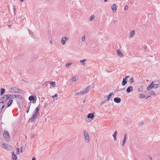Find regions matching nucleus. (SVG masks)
Here are the masks:
<instances>
[{
	"label": "nucleus",
	"mask_w": 160,
	"mask_h": 160,
	"mask_svg": "<svg viewBox=\"0 0 160 160\" xmlns=\"http://www.w3.org/2000/svg\"><path fill=\"white\" fill-rule=\"evenodd\" d=\"M31 102H30L28 104L29 106H28V108L26 111L27 113H28V112L29 111V109H30V106L31 105Z\"/></svg>",
	"instance_id": "nucleus-25"
},
{
	"label": "nucleus",
	"mask_w": 160,
	"mask_h": 160,
	"mask_svg": "<svg viewBox=\"0 0 160 160\" xmlns=\"http://www.w3.org/2000/svg\"><path fill=\"white\" fill-rule=\"evenodd\" d=\"M23 91L21 90L20 89L18 88L17 90V91H16V93H22L23 92Z\"/></svg>",
	"instance_id": "nucleus-24"
},
{
	"label": "nucleus",
	"mask_w": 160,
	"mask_h": 160,
	"mask_svg": "<svg viewBox=\"0 0 160 160\" xmlns=\"http://www.w3.org/2000/svg\"><path fill=\"white\" fill-rule=\"evenodd\" d=\"M86 37L84 36H83L82 37L81 39L82 42H84L85 40Z\"/></svg>",
	"instance_id": "nucleus-39"
},
{
	"label": "nucleus",
	"mask_w": 160,
	"mask_h": 160,
	"mask_svg": "<svg viewBox=\"0 0 160 160\" xmlns=\"http://www.w3.org/2000/svg\"><path fill=\"white\" fill-rule=\"evenodd\" d=\"M153 86H152L151 85H149L147 88V89L148 90H150V89H152L153 88Z\"/></svg>",
	"instance_id": "nucleus-28"
},
{
	"label": "nucleus",
	"mask_w": 160,
	"mask_h": 160,
	"mask_svg": "<svg viewBox=\"0 0 160 160\" xmlns=\"http://www.w3.org/2000/svg\"><path fill=\"white\" fill-rule=\"evenodd\" d=\"M143 48H144V50L145 49H147V46L146 45H144L143 46Z\"/></svg>",
	"instance_id": "nucleus-49"
},
{
	"label": "nucleus",
	"mask_w": 160,
	"mask_h": 160,
	"mask_svg": "<svg viewBox=\"0 0 160 160\" xmlns=\"http://www.w3.org/2000/svg\"><path fill=\"white\" fill-rule=\"evenodd\" d=\"M1 101L0 102H3L2 103V104H3L4 105H5V106L6 105V101H4V100H3V101Z\"/></svg>",
	"instance_id": "nucleus-40"
},
{
	"label": "nucleus",
	"mask_w": 160,
	"mask_h": 160,
	"mask_svg": "<svg viewBox=\"0 0 160 160\" xmlns=\"http://www.w3.org/2000/svg\"><path fill=\"white\" fill-rule=\"evenodd\" d=\"M68 38L67 37H65L62 38L61 40V42L63 45H64L66 42V41L68 40Z\"/></svg>",
	"instance_id": "nucleus-8"
},
{
	"label": "nucleus",
	"mask_w": 160,
	"mask_h": 160,
	"mask_svg": "<svg viewBox=\"0 0 160 160\" xmlns=\"http://www.w3.org/2000/svg\"><path fill=\"white\" fill-rule=\"evenodd\" d=\"M106 71H107V72H111V71H108V69L107 70H106Z\"/></svg>",
	"instance_id": "nucleus-60"
},
{
	"label": "nucleus",
	"mask_w": 160,
	"mask_h": 160,
	"mask_svg": "<svg viewBox=\"0 0 160 160\" xmlns=\"http://www.w3.org/2000/svg\"><path fill=\"white\" fill-rule=\"evenodd\" d=\"M3 109L2 108V107H0V114L2 113Z\"/></svg>",
	"instance_id": "nucleus-48"
},
{
	"label": "nucleus",
	"mask_w": 160,
	"mask_h": 160,
	"mask_svg": "<svg viewBox=\"0 0 160 160\" xmlns=\"http://www.w3.org/2000/svg\"><path fill=\"white\" fill-rule=\"evenodd\" d=\"M3 144L4 145V146H2V147H4L5 149V148H6V147L7 146L9 148H11V146H10L9 145L7 144H5V143H3Z\"/></svg>",
	"instance_id": "nucleus-27"
},
{
	"label": "nucleus",
	"mask_w": 160,
	"mask_h": 160,
	"mask_svg": "<svg viewBox=\"0 0 160 160\" xmlns=\"http://www.w3.org/2000/svg\"><path fill=\"white\" fill-rule=\"evenodd\" d=\"M111 8L113 12H116L117 10V6L116 4H113L111 7Z\"/></svg>",
	"instance_id": "nucleus-9"
},
{
	"label": "nucleus",
	"mask_w": 160,
	"mask_h": 160,
	"mask_svg": "<svg viewBox=\"0 0 160 160\" xmlns=\"http://www.w3.org/2000/svg\"><path fill=\"white\" fill-rule=\"evenodd\" d=\"M94 15H92L90 17V21H92L94 18Z\"/></svg>",
	"instance_id": "nucleus-36"
},
{
	"label": "nucleus",
	"mask_w": 160,
	"mask_h": 160,
	"mask_svg": "<svg viewBox=\"0 0 160 160\" xmlns=\"http://www.w3.org/2000/svg\"><path fill=\"white\" fill-rule=\"evenodd\" d=\"M117 53L118 54V55L120 57H122L123 56V55L122 54V52H121V51L119 50H118L117 51Z\"/></svg>",
	"instance_id": "nucleus-15"
},
{
	"label": "nucleus",
	"mask_w": 160,
	"mask_h": 160,
	"mask_svg": "<svg viewBox=\"0 0 160 160\" xmlns=\"http://www.w3.org/2000/svg\"><path fill=\"white\" fill-rule=\"evenodd\" d=\"M12 156V159L13 160H17V157L16 155L15 154L14 152H11Z\"/></svg>",
	"instance_id": "nucleus-14"
},
{
	"label": "nucleus",
	"mask_w": 160,
	"mask_h": 160,
	"mask_svg": "<svg viewBox=\"0 0 160 160\" xmlns=\"http://www.w3.org/2000/svg\"><path fill=\"white\" fill-rule=\"evenodd\" d=\"M71 63H67L66 65V66L67 67H68L70 65H71Z\"/></svg>",
	"instance_id": "nucleus-42"
},
{
	"label": "nucleus",
	"mask_w": 160,
	"mask_h": 160,
	"mask_svg": "<svg viewBox=\"0 0 160 160\" xmlns=\"http://www.w3.org/2000/svg\"><path fill=\"white\" fill-rule=\"evenodd\" d=\"M135 31L134 30L132 31L129 33V37L130 38L132 37L134 35Z\"/></svg>",
	"instance_id": "nucleus-20"
},
{
	"label": "nucleus",
	"mask_w": 160,
	"mask_h": 160,
	"mask_svg": "<svg viewBox=\"0 0 160 160\" xmlns=\"http://www.w3.org/2000/svg\"><path fill=\"white\" fill-rule=\"evenodd\" d=\"M107 101V100H103V101H102L101 103V104H100V105L101 106L104 103H105Z\"/></svg>",
	"instance_id": "nucleus-38"
},
{
	"label": "nucleus",
	"mask_w": 160,
	"mask_h": 160,
	"mask_svg": "<svg viewBox=\"0 0 160 160\" xmlns=\"http://www.w3.org/2000/svg\"><path fill=\"white\" fill-rule=\"evenodd\" d=\"M19 152V148H16V153L17 154H18Z\"/></svg>",
	"instance_id": "nucleus-34"
},
{
	"label": "nucleus",
	"mask_w": 160,
	"mask_h": 160,
	"mask_svg": "<svg viewBox=\"0 0 160 160\" xmlns=\"http://www.w3.org/2000/svg\"><path fill=\"white\" fill-rule=\"evenodd\" d=\"M91 88V87L90 86H88L87 87L85 90L83 89L79 92H78L76 93H75V95H76V94H77V95H80L86 94L89 92V90Z\"/></svg>",
	"instance_id": "nucleus-2"
},
{
	"label": "nucleus",
	"mask_w": 160,
	"mask_h": 160,
	"mask_svg": "<svg viewBox=\"0 0 160 160\" xmlns=\"http://www.w3.org/2000/svg\"><path fill=\"white\" fill-rule=\"evenodd\" d=\"M141 91V90H140V88H139L138 89V91L139 92V91Z\"/></svg>",
	"instance_id": "nucleus-62"
},
{
	"label": "nucleus",
	"mask_w": 160,
	"mask_h": 160,
	"mask_svg": "<svg viewBox=\"0 0 160 160\" xmlns=\"http://www.w3.org/2000/svg\"><path fill=\"white\" fill-rule=\"evenodd\" d=\"M50 43L51 44H52V40H51L50 41Z\"/></svg>",
	"instance_id": "nucleus-56"
},
{
	"label": "nucleus",
	"mask_w": 160,
	"mask_h": 160,
	"mask_svg": "<svg viewBox=\"0 0 160 160\" xmlns=\"http://www.w3.org/2000/svg\"><path fill=\"white\" fill-rule=\"evenodd\" d=\"M48 84V82L47 81H46L43 83L42 84V86L44 87H46L47 85Z\"/></svg>",
	"instance_id": "nucleus-29"
},
{
	"label": "nucleus",
	"mask_w": 160,
	"mask_h": 160,
	"mask_svg": "<svg viewBox=\"0 0 160 160\" xmlns=\"http://www.w3.org/2000/svg\"><path fill=\"white\" fill-rule=\"evenodd\" d=\"M58 96V95L57 94H55L54 96H52V97L53 98H54L55 97H57Z\"/></svg>",
	"instance_id": "nucleus-45"
},
{
	"label": "nucleus",
	"mask_w": 160,
	"mask_h": 160,
	"mask_svg": "<svg viewBox=\"0 0 160 160\" xmlns=\"http://www.w3.org/2000/svg\"><path fill=\"white\" fill-rule=\"evenodd\" d=\"M18 88L15 87H12L10 88V91L12 93H16Z\"/></svg>",
	"instance_id": "nucleus-10"
},
{
	"label": "nucleus",
	"mask_w": 160,
	"mask_h": 160,
	"mask_svg": "<svg viewBox=\"0 0 160 160\" xmlns=\"http://www.w3.org/2000/svg\"><path fill=\"white\" fill-rule=\"evenodd\" d=\"M86 61V59H84L83 60H80V62L81 63H82L83 65H84L85 64V63H84V62L85 61Z\"/></svg>",
	"instance_id": "nucleus-32"
},
{
	"label": "nucleus",
	"mask_w": 160,
	"mask_h": 160,
	"mask_svg": "<svg viewBox=\"0 0 160 160\" xmlns=\"http://www.w3.org/2000/svg\"><path fill=\"white\" fill-rule=\"evenodd\" d=\"M129 78V76H125V78H123V79H124L127 80V79L128 78Z\"/></svg>",
	"instance_id": "nucleus-46"
},
{
	"label": "nucleus",
	"mask_w": 160,
	"mask_h": 160,
	"mask_svg": "<svg viewBox=\"0 0 160 160\" xmlns=\"http://www.w3.org/2000/svg\"><path fill=\"white\" fill-rule=\"evenodd\" d=\"M31 137L32 138H34V134H32L31 135Z\"/></svg>",
	"instance_id": "nucleus-50"
},
{
	"label": "nucleus",
	"mask_w": 160,
	"mask_h": 160,
	"mask_svg": "<svg viewBox=\"0 0 160 160\" xmlns=\"http://www.w3.org/2000/svg\"><path fill=\"white\" fill-rule=\"evenodd\" d=\"M149 93L152 95H155V92H153V91L152 90Z\"/></svg>",
	"instance_id": "nucleus-35"
},
{
	"label": "nucleus",
	"mask_w": 160,
	"mask_h": 160,
	"mask_svg": "<svg viewBox=\"0 0 160 160\" xmlns=\"http://www.w3.org/2000/svg\"><path fill=\"white\" fill-rule=\"evenodd\" d=\"M117 133V131H115V132H114V133L113 135V136L114 138V141H116L117 140V138H116Z\"/></svg>",
	"instance_id": "nucleus-21"
},
{
	"label": "nucleus",
	"mask_w": 160,
	"mask_h": 160,
	"mask_svg": "<svg viewBox=\"0 0 160 160\" xmlns=\"http://www.w3.org/2000/svg\"><path fill=\"white\" fill-rule=\"evenodd\" d=\"M50 84L52 86H53L55 85V82H50Z\"/></svg>",
	"instance_id": "nucleus-33"
},
{
	"label": "nucleus",
	"mask_w": 160,
	"mask_h": 160,
	"mask_svg": "<svg viewBox=\"0 0 160 160\" xmlns=\"http://www.w3.org/2000/svg\"><path fill=\"white\" fill-rule=\"evenodd\" d=\"M84 134L85 141L88 142L90 141V138L88 132L86 131H84Z\"/></svg>",
	"instance_id": "nucleus-4"
},
{
	"label": "nucleus",
	"mask_w": 160,
	"mask_h": 160,
	"mask_svg": "<svg viewBox=\"0 0 160 160\" xmlns=\"http://www.w3.org/2000/svg\"><path fill=\"white\" fill-rule=\"evenodd\" d=\"M32 160H36V158L35 157H33Z\"/></svg>",
	"instance_id": "nucleus-54"
},
{
	"label": "nucleus",
	"mask_w": 160,
	"mask_h": 160,
	"mask_svg": "<svg viewBox=\"0 0 160 160\" xmlns=\"http://www.w3.org/2000/svg\"><path fill=\"white\" fill-rule=\"evenodd\" d=\"M6 148H5V149L8 150H10L11 148H9L8 147V146H7V147H6Z\"/></svg>",
	"instance_id": "nucleus-43"
},
{
	"label": "nucleus",
	"mask_w": 160,
	"mask_h": 160,
	"mask_svg": "<svg viewBox=\"0 0 160 160\" xmlns=\"http://www.w3.org/2000/svg\"><path fill=\"white\" fill-rule=\"evenodd\" d=\"M36 97L34 95H31L29 97L28 99L30 101H32L33 103H34L36 101Z\"/></svg>",
	"instance_id": "nucleus-7"
},
{
	"label": "nucleus",
	"mask_w": 160,
	"mask_h": 160,
	"mask_svg": "<svg viewBox=\"0 0 160 160\" xmlns=\"http://www.w3.org/2000/svg\"><path fill=\"white\" fill-rule=\"evenodd\" d=\"M47 32V33L48 32L49 33V30H48V31Z\"/></svg>",
	"instance_id": "nucleus-64"
},
{
	"label": "nucleus",
	"mask_w": 160,
	"mask_h": 160,
	"mask_svg": "<svg viewBox=\"0 0 160 160\" xmlns=\"http://www.w3.org/2000/svg\"><path fill=\"white\" fill-rule=\"evenodd\" d=\"M153 88H158L159 86V85L158 84H154L153 86Z\"/></svg>",
	"instance_id": "nucleus-30"
},
{
	"label": "nucleus",
	"mask_w": 160,
	"mask_h": 160,
	"mask_svg": "<svg viewBox=\"0 0 160 160\" xmlns=\"http://www.w3.org/2000/svg\"><path fill=\"white\" fill-rule=\"evenodd\" d=\"M129 81L131 83H132L133 82V79L132 78H131L129 79Z\"/></svg>",
	"instance_id": "nucleus-41"
},
{
	"label": "nucleus",
	"mask_w": 160,
	"mask_h": 160,
	"mask_svg": "<svg viewBox=\"0 0 160 160\" xmlns=\"http://www.w3.org/2000/svg\"><path fill=\"white\" fill-rule=\"evenodd\" d=\"M117 22V20H114V21L113 22H114V23H115V22Z\"/></svg>",
	"instance_id": "nucleus-55"
},
{
	"label": "nucleus",
	"mask_w": 160,
	"mask_h": 160,
	"mask_svg": "<svg viewBox=\"0 0 160 160\" xmlns=\"http://www.w3.org/2000/svg\"><path fill=\"white\" fill-rule=\"evenodd\" d=\"M113 95H114V93L113 92L110 93L108 96L107 101H109L111 96Z\"/></svg>",
	"instance_id": "nucleus-22"
},
{
	"label": "nucleus",
	"mask_w": 160,
	"mask_h": 160,
	"mask_svg": "<svg viewBox=\"0 0 160 160\" xmlns=\"http://www.w3.org/2000/svg\"><path fill=\"white\" fill-rule=\"evenodd\" d=\"M128 8V7L127 5H126L124 7V10H127Z\"/></svg>",
	"instance_id": "nucleus-44"
},
{
	"label": "nucleus",
	"mask_w": 160,
	"mask_h": 160,
	"mask_svg": "<svg viewBox=\"0 0 160 160\" xmlns=\"http://www.w3.org/2000/svg\"><path fill=\"white\" fill-rule=\"evenodd\" d=\"M22 80L23 81L25 82H26V83H28V82L27 81H26L25 80Z\"/></svg>",
	"instance_id": "nucleus-53"
},
{
	"label": "nucleus",
	"mask_w": 160,
	"mask_h": 160,
	"mask_svg": "<svg viewBox=\"0 0 160 160\" xmlns=\"http://www.w3.org/2000/svg\"><path fill=\"white\" fill-rule=\"evenodd\" d=\"M3 135L6 140L8 141L10 138V136L8 132L7 131H5L3 133Z\"/></svg>",
	"instance_id": "nucleus-5"
},
{
	"label": "nucleus",
	"mask_w": 160,
	"mask_h": 160,
	"mask_svg": "<svg viewBox=\"0 0 160 160\" xmlns=\"http://www.w3.org/2000/svg\"><path fill=\"white\" fill-rule=\"evenodd\" d=\"M125 89V88H122V89H120V91H123Z\"/></svg>",
	"instance_id": "nucleus-52"
},
{
	"label": "nucleus",
	"mask_w": 160,
	"mask_h": 160,
	"mask_svg": "<svg viewBox=\"0 0 160 160\" xmlns=\"http://www.w3.org/2000/svg\"><path fill=\"white\" fill-rule=\"evenodd\" d=\"M120 91V89H117L116 90V91Z\"/></svg>",
	"instance_id": "nucleus-61"
},
{
	"label": "nucleus",
	"mask_w": 160,
	"mask_h": 160,
	"mask_svg": "<svg viewBox=\"0 0 160 160\" xmlns=\"http://www.w3.org/2000/svg\"><path fill=\"white\" fill-rule=\"evenodd\" d=\"M139 97L140 99L144 98H145V96L144 94H140L139 95Z\"/></svg>",
	"instance_id": "nucleus-23"
},
{
	"label": "nucleus",
	"mask_w": 160,
	"mask_h": 160,
	"mask_svg": "<svg viewBox=\"0 0 160 160\" xmlns=\"http://www.w3.org/2000/svg\"><path fill=\"white\" fill-rule=\"evenodd\" d=\"M143 124H144V122H141L140 123H139V126H142L143 125Z\"/></svg>",
	"instance_id": "nucleus-47"
},
{
	"label": "nucleus",
	"mask_w": 160,
	"mask_h": 160,
	"mask_svg": "<svg viewBox=\"0 0 160 160\" xmlns=\"http://www.w3.org/2000/svg\"><path fill=\"white\" fill-rule=\"evenodd\" d=\"M13 102V100L12 99H10L8 103V105L5 108L4 110V111L5 110L6 108L8 107H9L12 105V102Z\"/></svg>",
	"instance_id": "nucleus-11"
},
{
	"label": "nucleus",
	"mask_w": 160,
	"mask_h": 160,
	"mask_svg": "<svg viewBox=\"0 0 160 160\" xmlns=\"http://www.w3.org/2000/svg\"><path fill=\"white\" fill-rule=\"evenodd\" d=\"M40 107L38 106L34 111L32 117L29 119V121L32 123L37 119L40 115L39 109Z\"/></svg>",
	"instance_id": "nucleus-1"
},
{
	"label": "nucleus",
	"mask_w": 160,
	"mask_h": 160,
	"mask_svg": "<svg viewBox=\"0 0 160 160\" xmlns=\"http://www.w3.org/2000/svg\"><path fill=\"white\" fill-rule=\"evenodd\" d=\"M133 91V88L132 86L128 87L126 90V91L127 93H130L131 92Z\"/></svg>",
	"instance_id": "nucleus-12"
},
{
	"label": "nucleus",
	"mask_w": 160,
	"mask_h": 160,
	"mask_svg": "<svg viewBox=\"0 0 160 160\" xmlns=\"http://www.w3.org/2000/svg\"><path fill=\"white\" fill-rule=\"evenodd\" d=\"M94 115L93 113H89L87 116V118H88L93 119Z\"/></svg>",
	"instance_id": "nucleus-16"
},
{
	"label": "nucleus",
	"mask_w": 160,
	"mask_h": 160,
	"mask_svg": "<svg viewBox=\"0 0 160 160\" xmlns=\"http://www.w3.org/2000/svg\"><path fill=\"white\" fill-rule=\"evenodd\" d=\"M114 101L116 103H119L121 101V99L120 98L118 97L115 98L114 99Z\"/></svg>",
	"instance_id": "nucleus-13"
},
{
	"label": "nucleus",
	"mask_w": 160,
	"mask_h": 160,
	"mask_svg": "<svg viewBox=\"0 0 160 160\" xmlns=\"http://www.w3.org/2000/svg\"><path fill=\"white\" fill-rule=\"evenodd\" d=\"M20 151L21 152H23V151L22 150V148H21Z\"/></svg>",
	"instance_id": "nucleus-57"
},
{
	"label": "nucleus",
	"mask_w": 160,
	"mask_h": 160,
	"mask_svg": "<svg viewBox=\"0 0 160 160\" xmlns=\"http://www.w3.org/2000/svg\"><path fill=\"white\" fill-rule=\"evenodd\" d=\"M85 102V100H83V102L84 103Z\"/></svg>",
	"instance_id": "nucleus-63"
},
{
	"label": "nucleus",
	"mask_w": 160,
	"mask_h": 160,
	"mask_svg": "<svg viewBox=\"0 0 160 160\" xmlns=\"http://www.w3.org/2000/svg\"><path fill=\"white\" fill-rule=\"evenodd\" d=\"M10 96V99L11 98H18L20 99H22V97L21 95H20L16 94V95H11V96Z\"/></svg>",
	"instance_id": "nucleus-6"
},
{
	"label": "nucleus",
	"mask_w": 160,
	"mask_h": 160,
	"mask_svg": "<svg viewBox=\"0 0 160 160\" xmlns=\"http://www.w3.org/2000/svg\"><path fill=\"white\" fill-rule=\"evenodd\" d=\"M11 94L5 95H4L2 97L0 98V101H6L8 100L9 99H10Z\"/></svg>",
	"instance_id": "nucleus-3"
},
{
	"label": "nucleus",
	"mask_w": 160,
	"mask_h": 160,
	"mask_svg": "<svg viewBox=\"0 0 160 160\" xmlns=\"http://www.w3.org/2000/svg\"><path fill=\"white\" fill-rule=\"evenodd\" d=\"M127 135V134L126 133H124V138L123 139V140L122 141V146H124V144H125V143L126 142V140Z\"/></svg>",
	"instance_id": "nucleus-17"
},
{
	"label": "nucleus",
	"mask_w": 160,
	"mask_h": 160,
	"mask_svg": "<svg viewBox=\"0 0 160 160\" xmlns=\"http://www.w3.org/2000/svg\"><path fill=\"white\" fill-rule=\"evenodd\" d=\"M154 84H153V82H152L151 83L150 85H151L152 86H153Z\"/></svg>",
	"instance_id": "nucleus-51"
},
{
	"label": "nucleus",
	"mask_w": 160,
	"mask_h": 160,
	"mask_svg": "<svg viewBox=\"0 0 160 160\" xmlns=\"http://www.w3.org/2000/svg\"><path fill=\"white\" fill-rule=\"evenodd\" d=\"M128 80L123 79L122 83V86H125L127 83Z\"/></svg>",
	"instance_id": "nucleus-18"
},
{
	"label": "nucleus",
	"mask_w": 160,
	"mask_h": 160,
	"mask_svg": "<svg viewBox=\"0 0 160 160\" xmlns=\"http://www.w3.org/2000/svg\"><path fill=\"white\" fill-rule=\"evenodd\" d=\"M11 25H9L8 26V27L9 28H11Z\"/></svg>",
	"instance_id": "nucleus-59"
},
{
	"label": "nucleus",
	"mask_w": 160,
	"mask_h": 160,
	"mask_svg": "<svg viewBox=\"0 0 160 160\" xmlns=\"http://www.w3.org/2000/svg\"><path fill=\"white\" fill-rule=\"evenodd\" d=\"M151 97V96H148V97H147L146 98V99H148V98L150 97Z\"/></svg>",
	"instance_id": "nucleus-58"
},
{
	"label": "nucleus",
	"mask_w": 160,
	"mask_h": 160,
	"mask_svg": "<svg viewBox=\"0 0 160 160\" xmlns=\"http://www.w3.org/2000/svg\"><path fill=\"white\" fill-rule=\"evenodd\" d=\"M72 81H73L74 82H75L76 81V77H72Z\"/></svg>",
	"instance_id": "nucleus-37"
},
{
	"label": "nucleus",
	"mask_w": 160,
	"mask_h": 160,
	"mask_svg": "<svg viewBox=\"0 0 160 160\" xmlns=\"http://www.w3.org/2000/svg\"><path fill=\"white\" fill-rule=\"evenodd\" d=\"M2 102H0V107H2V109H3L5 106V105H4L3 104H2Z\"/></svg>",
	"instance_id": "nucleus-31"
},
{
	"label": "nucleus",
	"mask_w": 160,
	"mask_h": 160,
	"mask_svg": "<svg viewBox=\"0 0 160 160\" xmlns=\"http://www.w3.org/2000/svg\"><path fill=\"white\" fill-rule=\"evenodd\" d=\"M5 92V89L2 88L1 89V92H0V94L1 95H2L4 94Z\"/></svg>",
	"instance_id": "nucleus-19"
},
{
	"label": "nucleus",
	"mask_w": 160,
	"mask_h": 160,
	"mask_svg": "<svg viewBox=\"0 0 160 160\" xmlns=\"http://www.w3.org/2000/svg\"><path fill=\"white\" fill-rule=\"evenodd\" d=\"M28 31L29 34L30 35H31V37L33 38H34V35L33 34V32L32 31H30L29 29H28Z\"/></svg>",
	"instance_id": "nucleus-26"
}]
</instances>
